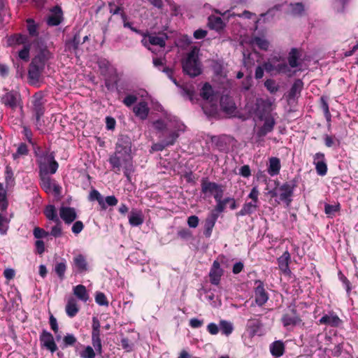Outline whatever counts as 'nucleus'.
I'll use <instances>...</instances> for the list:
<instances>
[{
    "instance_id": "23",
    "label": "nucleus",
    "mask_w": 358,
    "mask_h": 358,
    "mask_svg": "<svg viewBox=\"0 0 358 358\" xmlns=\"http://www.w3.org/2000/svg\"><path fill=\"white\" fill-rule=\"evenodd\" d=\"M218 218V214L215 212H211L208 217L205 220L203 234L206 237H210L212 234L213 229Z\"/></svg>"
},
{
    "instance_id": "47",
    "label": "nucleus",
    "mask_w": 358,
    "mask_h": 358,
    "mask_svg": "<svg viewBox=\"0 0 358 358\" xmlns=\"http://www.w3.org/2000/svg\"><path fill=\"white\" fill-rule=\"evenodd\" d=\"M90 199L92 201L96 200L103 210L106 209L104 199L97 190L93 189L90 192Z\"/></svg>"
},
{
    "instance_id": "48",
    "label": "nucleus",
    "mask_w": 358,
    "mask_h": 358,
    "mask_svg": "<svg viewBox=\"0 0 358 358\" xmlns=\"http://www.w3.org/2000/svg\"><path fill=\"white\" fill-rule=\"evenodd\" d=\"M31 48V44L28 42L23 45V48L18 52V57L20 59L27 62L29 59V51Z\"/></svg>"
},
{
    "instance_id": "56",
    "label": "nucleus",
    "mask_w": 358,
    "mask_h": 358,
    "mask_svg": "<svg viewBox=\"0 0 358 358\" xmlns=\"http://www.w3.org/2000/svg\"><path fill=\"white\" fill-rule=\"evenodd\" d=\"M82 358H95L96 354L93 348L87 345L85 349L80 353Z\"/></svg>"
},
{
    "instance_id": "38",
    "label": "nucleus",
    "mask_w": 358,
    "mask_h": 358,
    "mask_svg": "<svg viewBox=\"0 0 358 358\" xmlns=\"http://www.w3.org/2000/svg\"><path fill=\"white\" fill-rule=\"evenodd\" d=\"M29 153V150L25 143H21L18 145L17 148V150L15 153L13 154V159L17 162L20 158H23L27 156Z\"/></svg>"
},
{
    "instance_id": "37",
    "label": "nucleus",
    "mask_w": 358,
    "mask_h": 358,
    "mask_svg": "<svg viewBox=\"0 0 358 358\" xmlns=\"http://www.w3.org/2000/svg\"><path fill=\"white\" fill-rule=\"evenodd\" d=\"M73 294L80 301L86 302L89 299V294L86 287L83 285H78L73 287Z\"/></svg>"
},
{
    "instance_id": "62",
    "label": "nucleus",
    "mask_w": 358,
    "mask_h": 358,
    "mask_svg": "<svg viewBox=\"0 0 358 358\" xmlns=\"http://www.w3.org/2000/svg\"><path fill=\"white\" fill-rule=\"evenodd\" d=\"M222 198H219L215 199L216 206L212 212H215L219 215V213H222L224 210L226 205L222 202Z\"/></svg>"
},
{
    "instance_id": "4",
    "label": "nucleus",
    "mask_w": 358,
    "mask_h": 358,
    "mask_svg": "<svg viewBox=\"0 0 358 358\" xmlns=\"http://www.w3.org/2000/svg\"><path fill=\"white\" fill-rule=\"evenodd\" d=\"M199 51L197 48H193L182 63L183 71L192 77L199 76L201 72V65L198 60Z\"/></svg>"
},
{
    "instance_id": "46",
    "label": "nucleus",
    "mask_w": 358,
    "mask_h": 358,
    "mask_svg": "<svg viewBox=\"0 0 358 358\" xmlns=\"http://www.w3.org/2000/svg\"><path fill=\"white\" fill-rule=\"evenodd\" d=\"M219 327L222 333L226 336L230 335L234 331L232 323L227 320H221Z\"/></svg>"
},
{
    "instance_id": "61",
    "label": "nucleus",
    "mask_w": 358,
    "mask_h": 358,
    "mask_svg": "<svg viewBox=\"0 0 358 358\" xmlns=\"http://www.w3.org/2000/svg\"><path fill=\"white\" fill-rule=\"evenodd\" d=\"M264 85L266 89L271 93H275L278 90V87L276 85L275 81L271 79L266 80L264 83Z\"/></svg>"
},
{
    "instance_id": "54",
    "label": "nucleus",
    "mask_w": 358,
    "mask_h": 358,
    "mask_svg": "<svg viewBox=\"0 0 358 358\" xmlns=\"http://www.w3.org/2000/svg\"><path fill=\"white\" fill-rule=\"evenodd\" d=\"M339 209H340V205L339 204H336V205L325 204V206H324L325 213L329 217L334 216L335 213L336 212H338L339 210Z\"/></svg>"
},
{
    "instance_id": "51",
    "label": "nucleus",
    "mask_w": 358,
    "mask_h": 358,
    "mask_svg": "<svg viewBox=\"0 0 358 358\" xmlns=\"http://www.w3.org/2000/svg\"><path fill=\"white\" fill-rule=\"evenodd\" d=\"M213 94V89L208 83H205L202 87L201 95L203 99L209 100Z\"/></svg>"
},
{
    "instance_id": "14",
    "label": "nucleus",
    "mask_w": 358,
    "mask_h": 358,
    "mask_svg": "<svg viewBox=\"0 0 358 358\" xmlns=\"http://www.w3.org/2000/svg\"><path fill=\"white\" fill-rule=\"evenodd\" d=\"M40 343L41 347L45 348L52 353H54L57 350L53 336L45 330H43L40 336Z\"/></svg>"
},
{
    "instance_id": "9",
    "label": "nucleus",
    "mask_w": 358,
    "mask_h": 358,
    "mask_svg": "<svg viewBox=\"0 0 358 358\" xmlns=\"http://www.w3.org/2000/svg\"><path fill=\"white\" fill-rule=\"evenodd\" d=\"M282 325L287 329H292L296 326L304 325L302 320L294 308L284 313L281 318Z\"/></svg>"
},
{
    "instance_id": "31",
    "label": "nucleus",
    "mask_w": 358,
    "mask_h": 358,
    "mask_svg": "<svg viewBox=\"0 0 358 358\" xmlns=\"http://www.w3.org/2000/svg\"><path fill=\"white\" fill-rule=\"evenodd\" d=\"M62 12L61 8L55 7L52 10V13L48 16L47 23L50 26H57L62 22Z\"/></svg>"
},
{
    "instance_id": "11",
    "label": "nucleus",
    "mask_w": 358,
    "mask_h": 358,
    "mask_svg": "<svg viewBox=\"0 0 358 358\" xmlns=\"http://www.w3.org/2000/svg\"><path fill=\"white\" fill-rule=\"evenodd\" d=\"M33 113L35 117L36 121L35 124L37 126L38 129L41 125L40 119L44 114V101L43 95L41 93H36L33 96Z\"/></svg>"
},
{
    "instance_id": "35",
    "label": "nucleus",
    "mask_w": 358,
    "mask_h": 358,
    "mask_svg": "<svg viewBox=\"0 0 358 358\" xmlns=\"http://www.w3.org/2000/svg\"><path fill=\"white\" fill-rule=\"evenodd\" d=\"M79 311V308L76 300L73 297H69L66 305V313L70 317H74Z\"/></svg>"
},
{
    "instance_id": "30",
    "label": "nucleus",
    "mask_w": 358,
    "mask_h": 358,
    "mask_svg": "<svg viewBox=\"0 0 358 358\" xmlns=\"http://www.w3.org/2000/svg\"><path fill=\"white\" fill-rule=\"evenodd\" d=\"M51 52L47 48H43L33 58L32 61L36 60V64L38 65L43 64V66L45 67L46 62L51 59Z\"/></svg>"
},
{
    "instance_id": "22",
    "label": "nucleus",
    "mask_w": 358,
    "mask_h": 358,
    "mask_svg": "<svg viewBox=\"0 0 358 358\" xmlns=\"http://www.w3.org/2000/svg\"><path fill=\"white\" fill-rule=\"evenodd\" d=\"M220 106L222 110L227 115H232L236 112V106L232 99L229 96H222L221 97Z\"/></svg>"
},
{
    "instance_id": "63",
    "label": "nucleus",
    "mask_w": 358,
    "mask_h": 358,
    "mask_svg": "<svg viewBox=\"0 0 358 358\" xmlns=\"http://www.w3.org/2000/svg\"><path fill=\"white\" fill-rule=\"evenodd\" d=\"M48 235V232L45 231L43 229L40 227H35L34 229V236L36 238H45Z\"/></svg>"
},
{
    "instance_id": "39",
    "label": "nucleus",
    "mask_w": 358,
    "mask_h": 358,
    "mask_svg": "<svg viewBox=\"0 0 358 358\" xmlns=\"http://www.w3.org/2000/svg\"><path fill=\"white\" fill-rule=\"evenodd\" d=\"M44 214L47 219H48L49 220H52L55 222H59V219L57 216V213L55 206H47L44 210Z\"/></svg>"
},
{
    "instance_id": "45",
    "label": "nucleus",
    "mask_w": 358,
    "mask_h": 358,
    "mask_svg": "<svg viewBox=\"0 0 358 358\" xmlns=\"http://www.w3.org/2000/svg\"><path fill=\"white\" fill-rule=\"evenodd\" d=\"M27 31L31 36L36 37L38 36V24L35 21L29 18L27 20Z\"/></svg>"
},
{
    "instance_id": "2",
    "label": "nucleus",
    "mask_w": 358,
    "mask_h": 358,
    "mask_svg": "<svg viewBox=\"0 0 358 358\" xmlns=\"http://www.w3.org/2000/svg\"><path fill=\"white\" fill-rule=\"evenodd\" d=\"M36 155L39 174H54L57 172L59 165L52 153L46 151Z\"/></svg>"
},
{
    "instance_id": "21",
    "label": "nucleus",
    "mask_w": 358,
    "mask_h": 358,
    "mask_svg": "<svg viewBox=\"0 0 358 358\" xmlns=\"http://www.w3.org/2000/svg\"><path fill=\"white\" fill-rule=\"evenodd\" d=\"M19 94L15 92H8L1 97V102L6 106L15 109L19 101Z\"/></svg>"
},
{
    "instance_id": "41",
    "label": "nucleus",
    "mask_w": 358,
    "mask_h": 358,
    "mask_svg": "<svg viewBox=\"0 0 358 358\" xmlns=\"http://www.w3.org/2000/svg\"><path fill=\"white\" fill-rule=\"evenodd\" d=\"M208 25L210 29L217 31L222 29L224 27L222 20L220 17L210 16L208 17Z\"/></svg>"
},
{
    "instance_id": "50",
    "label": "nucleus",
    "mask_w": 358,
    "mask_h": 358,
    "mask_svg": "<svg viewBox=\"0 0 358 358\" xmlns=\"http://www.w3.org/2000/svg\"><path fill=\"white\" fill-rule=\"evenodd\" d=\"M252 43L258 46L260 49L266 50L268 48L269 43L265 38L255 37L252 40Z\"/></svg>"
},
{
    "instance_id": "43",
    "label": "nucleus",
    "mask_w": 358,
    "mask_h": 358,
    "mask_svg": "<svg viewBox=\"0 0 358 358\" xmlns=\"http://www.w3.org/2000/svg\"><path fill=\"white\" fill-rule=\"evenodd\" d=\"M277 62H279V59L275 57L270 59L267 62H265L264 64V68L266 71L272 75L277 74L275 67Z\"/></svg>"
},
{
    "instance_id": "32",
    "label": "nucleus",
    "mask_w": 358,
    "mask_h": 358,
    "mask_svg": "<svg viewBox=\"0 0 358 358\" xmlns=\"http://www.w3.org/2000/svg\"><path fill=\"white\" fill-rule=\"evenodd\" d=\"M270 352L275 358L281 357L285 352V344L281 341H275L270 345Z\"/></svg>"
},
{
    "instance_id": "60",
    "label": "nucleus",
    "mask_w": 358,
    "mask_h": 358,
    "mask_svg": "<svg viewBox=\"0 0 358 358\" xmlns=\"http://www.w3.org/2000/svg\"><path fill=\"white\" fill-rule=\"evenodd\" d=\"M9 220L6 216L0 214V233L4 234L8 229V223Z\"/></svg>"
},
{
    "instance_id": "5",
    "label": "nucleus",
    "mask_w": 358,
    "mask_h": 358,
    "mask_svg": "<svg viewBox=\"0 0 358 358\" xmlns=\"http://www.w3.org/2000/svg\"><path fill=\"white\" fill-rule=\"evenodd\" d=\"M259 192L257 186L252 188L248 197L251 199L250 202H245L240 211L236 213L237 216H245L251 215L258 208Z\"/></svg>"
},
{
    "instance_id": "57",
    "label": "nucleus",
    "mask_w": 358,
    "mask_h": 358,
    "mask_svg": "<svg viewBox=\"0 0 358 358\" xmlns=\"http://www.w3.org/2000/svg\"><path fill=\"white\" fill-rule=\"evenodd\" d=\"M56 223H57L56 225L53 226L51 228V231L49 233V234H50L51 236H52L55 238H57V237L62 236V229L61 222L59 220V222H56Z\"/></svg>"
},
{
    "instance_id": "15",
    "label": "nucleus",
    "mask_w": 358,
    "mask_h": 358,
    "mask_svg": "<svg viewBox=\"0 0 358 358\" xmlns=\"http://www.w3.org/2000/svg\"><path fill=\"white\" fill-rule=\"evenodd\" d=\"M59 213L60 218L66 224L73 222L78 217L76 209L72 207L62 206L59 208Z\"/></svg>"
},
{
    "instance_id": "26",
    "label": "nucleus",
    "mask_w": 358,
    "mask_h": 358,
    "mask_svg": "<svg viewBox=\"0 0 358 358\" xmlns=\"http://www.w3.org/2000/svg\"><path fill=\"white\" fill-rule=\"evenodd\" d=\"M320 324L331 327H338L341 323V319L334 313H329L323 315L319 320Z\"/></svg>"
},
{
    "instance_id": "3",
    "label": "nucleus",
    "mask_w": 358,
    "mask_h": 358,
    "mask_svg": "<svg viewBox=\"0 0 358 358\" xmlns=\"http://www.w3.org/2000/svg\"><path fill=\"white\" fill-rule=\"evenodd\" d=\"M296 186V183L294 180L286 182L275 187L269 192V194L272 197H278L280 201L285 203L288 206L292 201V197Z\"/></svg>"
},
{
    "instance_id": "27",
    "label": "nucleus",
    "mask_w": 358,
    "mask_h": 358,
    "mask_svg": "<svg viewBox=\"0 0 358 358\" xmlns=\"http://www.w3.org/2000/svg\"><path fill=\"white\" fill-rule=\"evenodd\" d=\"M291 257L289 252L286 250L284 253L278 258V263L279 268L284 273H289L290 272L289 264L290 262Z\"/></svg>"
},
{
    "instance_id": "13",
    "label": "nucleus",
    "mask_w": 358,
    "mask_h": 358,
    "mask_svg": "<svg viewBox=\"0 0 358 358\" xmlns=\"http://www.w3.org/2000/svg\"><path fill=\"white\" fill-rule=\"evenodd\" d=\"M271 102L268 99H257L255 103V115L259 119L264 120V117L270 114L271 110Z\"/></svg>"
},
{
    "instance_id": "44",
    "label": "nucleus",
    "mask_w": 358,
    "mask_h": 358,
    "mask_svg": "<svg viewBox=\"0 0 358 358\" xmlns=\"http://www.w3.org/2000/svg\"><path fill=\"white\" fill-rule=\"evenodd\" d=\"M5 182L7 187H13L15 185L14 173L10 166H6L5 169Z\"/></svg>"
},
{
    "instance_id": "20",
    "label": "nucleus",
    "mask_w": 358,
    "mask_h": 358,
    "mask_svg": "<svg viewBox=\"0 0 358 358\" xmlns=\"http://www.w3.org/2000/svg\"><path fill=\"white\" fill-rule=\"evenodd\" d=\"M223 275V270L220 267V264L217 261H214L209 273L210 282L213 285H217L222 275Z\"/></svg>"
},
{
    "instance_id": "10",
    "label": "nucleus",
    "mask_w": 358,
    "mask_h": 358,
    "mask_svg": "<svg viewBox=\"0 0 358 358\" xmlns=\"http://www.w3.org/2000/svg\"><path fill=\"white\" fill-rule=\"evenodd\" d=\"M155 129L159 131L177 127L178 131H184L185 126L175 117H166L165 120H157L152 123Z\"/></svg>"
},
{
    "instance_id": "29",
    "label": "nucleus",
    "mask_w": 358,
    "mask_h": 358,
    "mask_svg": "<svg viewBox=\"0 0 358 358\" xmlns=\"http://www.w3.org/2000/svg\"><path fill=\"white\" fill-rule=\"evenodd\" d=\"M51 52L47 48H43L33 58L32 61L36 60V64L38 65L43 64V66L45 67L46 62L51 59Z\"/></svg>"
},
{
    "instance_id": "58",
    "label": "nucleus",
    "mask_w": 358,
    "mask_h": 358,
    "mask_svg": "<svg viewBox=\"0 0 358 358\" xmlns=\"http://www.w3.org/2000/svg\"><path fill=\"white\" fill-rule=\"evenodd\" d=\"M173 141H162L161 143H154L152 145V150L153 151H162L166 147L172 145Z\"/></svg>"
},
{
    "instance_id": "12",
    "label": "nucleus",
    "mask_w": 358,
    "mask_h": 358,
    "mask_svg": "<svg viewBox=\"0 0 358 358\" xmlns=\"http://www.w3.org/2000/svg\"><path fill=\"white\" fill-rule=\"evenodd\" d=\"M44 69L45 67L43 66V64L38 65L36 64V60L31 61L28 71V78L30 84L38 85Z\"/></svg>"
},
{
    "instance_id": "53",
    "label": "nucleus",
    "mask_w": 358,
    "mask_h": 358,
    "mask_svg": "<svg viewBox=\"0 0 358 358\" xmlns=\"http://www.w3.org/2000/svg\"><path fill=\"white\" fill-rule=\"evenodd\" d=\"M303 82L298 79L295 80L294 83L291 90H290V95L292 96H295L297 94L300 93L301 90L303 88Z\"/></svg>"
},
{
    "instance_id": "25",
    "label": "nucleus",
    "mask_w": 358,
    "mask_h": 358,
    "mask_svg": "<svg viewBox=\"0 0 358 358\" xmlns=\"http://www.w3.org/2000/svg\"><path fill=\"white\" fill-rule=\"evenodd\" d=\"M133 111L136 117L144 120L147 119L150 109L145 101H141L134 107Z\"/></svg>"
},
{
    "instance_id": "52",
    "label": "nucleus",
    "mask_w": 358,
    "mask_h": 358,
    "mask_svg": "<svg viewBox=\"0 0 358 358\" xmlns=\"http://www.w3.org/2000/svg\"><path fill=\"white\" fill-rule=\"evenodd\" d=\"M66 270V264L64 262L57 263L55 266V271L60 279H63Z\"/></svg>"
},
{
    "instance_id": "33",
    "label": "nucleus",
    "mask_w": 358,
    "mask_h": 358,
    "mask_svg": "<svg viewBox=\"0 0 358 358\" xmlns=\"http://www.w3.org/2000/svg\"><path fill=\"white\" fill-rule=\"evenodd\" d=\"M262 327V323L256 319H250L247 323L246 331L250 337H254Z\"/></svg>"
},
{
    "instance_id": "42",
    "label": "nucleus",
    "mask_w": 358,
    "mask_h": 358,
    "mask_svg": "<svg viewBox=\"0 0 358 358\" xmlns=\"http://www.w3.org/2000/svg\"><path fill=\"white\" fill-rule=\"evenodd\" d=\"M8 206L7 192L3 187V183L0 182V210L2 211L6 210Z\"/></svg>"
},
{
    "instance_id": "24",
    "label": "nucleus",
    "mask_w": 358,
    "mask_h": 358,
    "mask_svg": "<svg viewBox=\"0 0 358 358\" xmlns=\"http://www.w3.org/2000/svg\"><path fill=\"white\" fill-rule=\"evenodd\" d=\"M144 222V216L141 210L132 209L129 215V223L132 227H138Z\"/></svg>"
},
{
    "instance_id": "18",
    "label": "nucleus",
    "mask_w": 358,
    "mask_h": 358,
    "mask_svg": "<svg viewBox=\"0 0 358 358\" xmlns=\"http://www.w3.org/2000/svg\"><path fill=\"white\" fill-rule=\"evenodd\" d=\"M72 266L73 271L76 273H85L89 270L86 258L81 254L77 255L73 257Z\"/></svg>"
},
{
    "instance_id": "40",
    "label": "nucleus",
    "mask_w": 358,
    "mask_h": 358,
    "mask_svg": "<svg viewBox=\"0 0 358 358\" xmlns=\"http://www.w3.org/2000/svg\"><path fill=\"white\" fill-rule=\"evenodd\" d=\"M299 57V54L297 49L292 48L290 50L288 56V62L289 68H295L299 65V62H298Z\"/></svg>"
},
{
    "instance_id": "1",
    "label": "nucleus",
    "mask_w": 358,
    "mask_h": 358,
    "mask_svg": "<svg viewBox=\"0 0 358 358\" xmlns=\"http://www.w3.org/2000/svg\"><path fill=\"white\" fill-rule=\"evenodd\" d=\"M108 161L113 168L117 169V171H120L121 166H123L124 173L129 179L130 174L134 172V166L131 157V143L128 138L118 139L115 152L110 157Z\"/></svg>"
},
{
    "instance_id": "6",
    "label": "nucleus",
    "mask_w": 358,
    "mask_h": 358,
    "mask_svg": "<svg viewBox=\"0 0 358 358\" xmlns=\"http://www.w3.org/2000/svg\"><path fill=\"white\" fill-rule=\"evenodd\" d=\"M167 38L168 37L166 34H161L159 36L155 34H147L143 37L141 43L152 52L157 53V48H152L151 45L153 47L156 46L162 49L165 47Z\"/></svg>"
},
{
    "instance_id": "28",
    "label": "nucleus",
    "mask_w": 358,
    "mask_h": 358,
    "mask_svg": "<svg viewBox=\"0 0 358 358\" xmlns=\"http://www.w3.org/2000/svg\"><path fill=\"white\" fill-rule=\"evenodd\" d=\"M29 42L28 36L21 34H13L7 40L8 46H15L19 45H25Z\"/></svg>"
},
{
    "instance_id": "34",
    "label": "nucleus",
    "mask_w": 358,
    "mask_h": 358,
    "mask_svg": "<svg viewBox=\"0 0 358 358\" xmlns=\"http://www.w3.org/2000/svg\"><path fill=\"white\" fill-rule=\"evenodd\" d=\"M280 161L278 157H273L269 159L267 171L271 176H277L280 173Z\"/></svg>"
},
{
    "instance_id": "59",
    "label": "nucleus",
    "mask_w": 358,
    "mask_h": 358,
    "mask_svg": "<svg viewBox=\"0 0 358 358\" xmlns=\"http://www.w3.org/2000/svg\"><path fill=\"white\" fill-rule=\"evenodd\" d=\"M96 303L99 306H108V301L105 296V294L102 292H97L95 296Z\"/></svg>"
},
{
    "instance_id": "16",
    "label": "nucleus",
    "mask_w": 358,
    "mask_h": 358,
    "mask_svg": "<svg viewBox=\"0 0 358 358\" xmlns=\"http://www.w3.org/2000/svg\"><path fill=\"white\" fill-rule=\"evenodd\" d=\"M313 164L315 166V170L319 176H325L327 173V165L325 161L324 154L317 152L313 156Z\"/></svg>"
},
{
    "instance_id": "8",
    "label": "nucleus",
    "mask_w": 358,
    "mask_h": 358,
    "mask_svg": "<svg viewBox=\"0 0 358 358\" xmlns=\"http://www.w3.org/2000/svg\"><path fill=\"white\" fill-rule=\"evenodd\" d=\"M201 192L207 196H213L215 200L222 198L224 188L222 185L216 182L203 180L201 182Z\"/></svg>"
},
{
    "instance_id": "55",
    "label": "nucleus",
    "mask_w": 358,
    "mask_h": 358,
    "mask_svg": "<svg viewBox=\"0 0 358 358\" xmlns=\"http://www.w3.org/2000/svg\"><path fill=\"white\" fill-rule=\"evenodd\" d=\"M291 13L293 15H301L304 11L303 5L301 3L290 4Z\"/></svg>"
},
{
    "instance_id": "49",
    "label": "nucleus",
    "mask_w": 358,
    "mask_h": 358,
    "mask_svg": "<svg viewBox=\"0 0 358 358\" xmlns=\"http://www.w3.org/2000/svg\"><path fill=\"white\" fill-rule=\"evenodd\" d=\"M92 343L96 352L101 355L102 353V345L100 334H92Z\"/></svg>"
},
{
    "instance_id": "36",
    "label": "nucleus",
    "mask_w": 358,
    "mask_h": 358,
    "mask_svg": "<svg viewBox=\"0 0 358 358\" xmlns=\"http://www.w3.org/2000/svg\"><path fill=\"white\" fill-rule=\"evenodd\" d=\"M275 67L277 74L283 73L289 77H291L296 73V71H292L286 64V62L284 60H281L280 59H279V62H277Z\"/></svg>"
},
{
    "instance_id": "17",
    "label": "nucleus",
    "mask_w": 358,
    "mask_h": 358,
    "mask_svg": "<svg viewBox=\"0 0 358 358\" xmlns=\"http://www.w3.org/2000/svg\"><path fill=\"white\" fill-rule=\"evenodd\" d=\"M264 124L257 131V136L259 138L265 136L267 134L271 132L275 124V120L272 115H268L264 117Z\"/></svg>"
},
{
    "instance_id": "7",
    "label": "nucleus",
    "mask_w": 358,
    "mask_h": 358,
    "mask_svg": "<svg viewBox=\"0 0 358 358\" xmlns=\"http://www.w3.org/2000/svg\"><path fill=\"white\" fill-rule=\"evenodd\" d=\"M40 185L48 194H54L55 196L59 197L62 187L54 180L51 179L48 174H39Z\"/></svg>"
},
{
    "instance_id": "19",
    "label": "nucleus",
    "mask_w": 358,
    "mask_h": 358,
    "mask_svg": "<svg viewBox=\"0 0 358 358\" xmlns=\"http://www.w3.org/2000/svg\"><path fill=\"white\" fill-rule=\"evenodd\" d=\"M256 283H258L259 285L255 289V303L259 306H262L267 302L268 299V295L264 287L262 282L257 281Z\"/></svg>"
},
{
    "instance_id": "64",
    "label": "nucleus",
    "mask_w": 358,
    "mask_h": 358,
    "mask_svg": "<svg viewBox=\"0 0 358 358\" xmlns=\"http://www.w3.org/2000/svg\"><path fill=\"white\" fill-rule=\"evenodd\" d=\"M84 228V224L81 221H76L71 228V231L74 234H78Z\"/></svg>"
}]
</instances>
